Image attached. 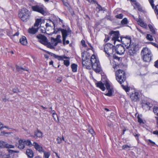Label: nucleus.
Wrapping results in <instances>:
<instances>
[{"label":"nucleus","mask_w":158,"mask_h":158,"mask_svg":"<svg viewBox=\"0 0 158 158\" xmlns=\"http://www.w3.org/2000/svg\"><path fill=\"white\" fill-rule=\"evenodd\" d=\"M140 97L139 94L135 91L132 92L130 94V98L131 100L134 102L139 101Z\"/></svg>","instance_id":"obj_13"},{"label":"nucleus","mask_w":158,"mask_h":158,"mask_svg":"<svg viewBox=\"0 0 158 158\" xmlns=\"http://www.w3.org/2000/svg\"><path fill=\"white\" fill-rule=\"evenodd\" d=\"M97 4V5L98 6V7H97V8L99 10V11L102 10L103 9H102V6L98 4V3Z\"/></svg>","instance_id":"obj_52"},{"label":"nucleus","mask_w":158,"mask_h":158,"mask_svg":"<svg viewBox=\"0 0 158 158\" xmlns=\"http://www.w3.org/2000/svg\"><path fill=\"white\" fill-rule=\"evenodd\" d=\"M16 70L20 73H22L23 71L25 70L27 71L28 70L27 68H23L21 67V66L16 65Z\"/></svg>","instance_id":"obj_21"},{"label":"nucleus","mask_w":158,"mask_h":158,"mask_svg":"<svg viewBox=\"0 0 158 158\" xmlns=\"http://www.w3.org/2000/svg\"><path fill=\"white\" fill-rule=\"evenodd\" d=\"M44 153V158H48L49 156V153L48 152H46L44 151V152H42Z\"/></svg>","instance_id":"obj_41"},{"label":"nucleus","mask_w":158,"mask_h":158,"mask_svg":"<svg viewBox=\"0 0 158 158\" xmlns=\"http://www.w3.org/2000/svg\"><path fill=\"white\" fill-rule=\"evenodd\" d=\"M62 80V77H59L56 80V82L58 83H59L61 82Z\"/></svg>","instance_id":"obj_48"},{"label":"nucleus","mask_w":158,"mask_h":158,"mask_svg":"<svg viewBox=\"0 0 158 158\" xmlns=\"http://www.w3.org/2000/svg\"><path fill=\"white\" fill-rule=\"evenodd\" d=\"M50 55L54 56L55 58L59 60H63L64 59H69V58L64 56H59L50 52Z\"/></svg>","instance_id":"obj_19"},{"label":"nucleus","mask_w":158,"mask_h":158,"mask_svg":"<svg viewBox=\"0 0 158 158\" xmlns=\"http://www.w3.org/2000/svg\"><path fill=\"white\" fill-rule=\"evenodd\" d=\"M148 144L149 145L154 146L156 145L155 143L150 139H148Z\"/></svg>","instance_id":"obj_37"},{"label":"nucleus","mask_w":158,"mask_h":158,"mask_svg":"<svg viewBox=\"0 0 158 158\" xmlns=\"http://www.w3.org/2000/svg\"><path fill=\"white\" fill-rule=\"evenodd\" d=\"M110 39V38L107 35H106L105 39L104 40V41L105 42H106Z\"/></svg>","instance_id":"obj_54"},{"label":"nucleus","mask_w":158,"mask_h":158,"mask_svg":"<svg viewBox=\"0 0 158 158\" xmlns=\"http://www.w3.org/2000/svg\"><path fill=\"white\" fill-rule=\"evenodd\" d=\"M26 143L27 145L30 147H31L32 146H33V144H32L31 141L29 140H28L26 141Z\"/></svg>","instance_id":"obj_42"},{"label":"nucleus","mask_w":158,"mask_h":158,"mask_svg":"<svg viewBox=\"0 0 158 158\" xmlns=\"http://www.w3.org/2000/svg\"><path fill=\"white\" fill-rule=\"evenodd\" d=\"M38 28H35L34 27H32L31 28H29L28 29V32L30 34H35L38 31Z\"/></svg>","instance_id":"obj_28"},{"label":"nucleus","mask_w":158,"mask_h":158,"mask_svg":"<svg viewBox=\"0 0 158 158\" xmlns=\"http://www.w3.org/2000/svg\"><path fill=\"white\" fill-rule=\"evenodd\" d=\"M42 133L40 131L38 130H37L36 131L34 132V137H42Z\"/></svg>","instance_id":"obj_23"},{"label":"nucleus","mask_w":158,"mask_h":158,"mask_svg":"<svg viewBox=\"0 0 158 158\" xmlns=\"http://www.w3.org/2000/svg\"><path fill=\"white\" fill-rule=\"evenodd\" d=\"M61 38V36L60 35H58L57 36L56 38V39H54V41L55 42L54 45L56 46L57 45L58 43L62 42V41L60 39Z\"/></svg>","instance_id":"obj_26"},{"label":"nucleus","mask_w":158,"mask_h":158,"mask_svg":"<svg viewBox=\"0 0 158 158\" xmlns=\"http://www.w3.org/2000/svg\"><path fill=\"white\" fill-rule=\"evenodd\" d=\"M137 22L138 23V24L141 27L146 29H148L147 24L143 22L142 20L141 19H139L137 21Z\"/></svg>","instance_id":"obj_20"},{"label":"nucleus","mask_w":158,"mask_h":158,"mask_svg":"<svg viewBox=\"0 0 158 158\" xmlns=\"http://www.w3.org/2000/svg\"><path fill=\"white\" fill-rule=\"evenodd\" d=\"M7 35L13 40V36L12 30H7L6 31Z\"/></svg>","instance_id":"obj_30"},{"label":"nucleus","mask_w":158,"mask_h":158,"mask_svg":"<svg viewBox=\"0 0 158 158\" xmlns=\"http://www.w3.org/2000/svg\"><path fill=\"white\" fill-rule=\"evenodd\" d=\"M120 41L127 48L131 45V40L130 36H126L123 37L121 36L120 38Z\"/></svg>","instance_id":"obj_10"},{"label":"nucleus","mask_w":158,"mask_h":158,"mask_svg":"<svg viewBox=\"0 0 158 158\" xmlns=\"http://www.w3.org/2000/svg\"><path fill=\"white\" fill-rule=\"evenodd\" d=\"M143 106H146L147 107L150 108L152 107V104L148 102H144L142 104Z\"/></svg>","instance_id":"obj_34"},{"label":"nucleus","mask_w":158,"mask_h":158,"mask_svg":"<svg viewBox=\"0 0 158 158\" xmlns=\"http://www.w3.org/2000/svg\"><path fill=\"white\" fill-rule=\"evenodd\" d=\"M32 9L33 11L38 12L43 15H44L45 12L43 7L38 5L32 6Z\"/></svg>","instance_id":"obj_14"},{"label":"nucleus","mask_w":158,"mask_h":158,"mask_svg":"<svg viewBox=\"0 0 158 158\" xmlns=\"http://www.w3.org/2000/svg\"><path fill=\"white\" fill-rule=\"evenodd\" d=\"M12 91L14 93H16L20 92L19 88L17 87H15V88H13Z\"/></svg>","instance_id":"obj_40"},{"label":"nucleus","mask_w":158,"mask_h":158,"mask_svg":"<svg viewBox=\"0 0 158 158\" xmlns=\"http://www.w3.org/2000/svg\"><path fill=\"white\" fill-rule=\"evenodd\" d=\"M91 63L92 68L96 73H99L101 70L99 60H97L96 56L93 55L91 57Z\"/></svg>","instance_id":"obj_4"},{"label":"nucleus","mask_w":158,"mask_h":158,"mask_svg":"<svg viewBox=\"0 0 158 158\" xmlns=\"http://www.w3.org/2000/svg\"><path fill=\"white\" fill-rule=\"evenodd\" d=\"M148 44H151L152 45H153L154 46L157 48H158V45L155 43H153L152 42H149L148 43Z\"/></svg>","instance_id":"obj_51"},{"label":"nucleus","mask_w":158,"mask_h":158,"mask_svg":"<svg viewBox=\"0 0 158 158\" xmlns=\"http://www.w3.org/2000/svg\"><path fill=\"white\" fill-rule=\"evenodd\" d=\"M158 10V5H156V9L155 10V11L156 12Z\"/></svg>","instance_id":"obj_64"},{"label":"nucleus","mask_w":158,"mask_h":158,"mask_svg":"<svg viewBox=\"0 0 158 158\" xmlns=\"http://www.w3.org/2000/svg\"><path fill=\"white\" fill-rule=\"evenodd\" d=\"M26 154L29 158H33L34 153L32 150L28 149L26 150Z\"/></svg>","instance_id":"obj_22"},{"label":"nucleus","mask_w":158,"mask_h":158,"mask_svg":"<svg viewBox=\"0 0 158 158\" xmlns=\"http://www.w3.org/2000/svg\"><path fill=\"white\" fill-rule=\"evenodd\" d=\"M133 135L135 137V138L137 140H138L139 136V135H138V134H137L135 133H133Z\"/></svg>","instance_id":"obj_47"},{"label":"nucleus","mask_w":158,"mask_h":158,"mask_svg":"<svg viewBox=\"0 0 158 158\" xmlns=\"http://www.w3.org/2000/svg\"><path fill=\"white\" fill-rule=\"evenodd\" d=\"M19 34V33L18 32H16L15 34L13 35V38H14V37L15 36H18Z\"/></svg>","instance_id":"obj_62"},{"label":"nucleus","mask_w":158,"mask_h":158,"mask_svg":"<svg viewBox=\"0 0 158 158\" xmlns=\"http://www.w3.org/2000/svg\"><path fill=\"white\" fill-rule=\"evenodd\" d=\"M64 65L67 67L70 64L69 60H64Z\"/></svg>","instance_id":"obj_39"},{"label":"nucleus","mask_w":158,"mask_h":158,"mask_svg":"<svg viewBox=\"0 0 158 158\" xmlns=\"http://www.w3.org/2000/svg\"><path fill=\"white\" fill-rule=\"evenodd\" d=\"M26 144V141L22 139H20L19 141V143H16L15 146L17 147L20 149H23L25 147V144Z\"/></svg>","instance_id":"obj_16"},{"label":"nucleus","mask_w":158,"mask_h":158,"mask_svg":"<svg viewBox=\"0 0 158 158\" xmlns=\"http://www.w3.org/2000/svg\"><path fill=\"white\" fill-rule=\"evenodd\" d=\"M19 41L21 44L23 45H25L27 44V41L26 37L23 36L20 39Z\"/></svg>","instance_id":"obj_24"},{"label":"nucleus","mask_w":158,"mask_h":158,"mask_svg":"<svg viewBox=\"0 0 158 158\" xmlns=\"http://www.w3.org/2000/svg\"><path fill=\"white\" fill-rule=\"evenodd\" d=\"M71 67L72 69V71L73 72H75L77 70V65L75 64H73L71 65Z\"/></svg>","instance_id":"obj_31"},{"label":"nucleus","mask_w":158,"mask_h":158,"mask_svg":"<svg viewBox=\"0 0 158 158\" xmlns=\"http://www.w3.org/2000/svg\"><path fill=\"white\" fill-rule=\"evenodd\" d=\"M128 49L127 54L130 57H133L136 55L139 50L138 46L136 43H133L129 47L127 48Z\"/></svg>","instance_id":"obj_8"},{"label":"nucleus","mask_w":158,"mask_h":158,"mask_svg":"<svg viewBox=\"0 0 158 158\" xmlns=\"http://www.w3.org/2000/svg\"><path fill=\"white\" fill-rule=\"evenodd\" d=\"M52 114V116L55 121H57L58 120V117L55 111L53 110H52L51 111H50V114Z\"/></svg>","instance_id":"obj_27"},{"label":"nucleus","mask_w":158,"mask_h":158,"mask_svg":"<svg viewBox=\"0 0 158 158\" xmlns=\"http://www.w3.org/2000/svg\"><path fill=\"white\" fill-rule=\"evenodd\" d=\"M81 43L84 47H87V45L85 44V41L84 40H82L81 41Z\"/></svg>","instance_id":"obj_49"},{"label":"nucleus","mask_w":158,"mask_h":158,"mask_svg":"<svg viewBox=\"0 0 158 158\" xmlns=\"http://www.w3.org/2000/svg\"><path fill=\"white\" fill-rule=\"evenodd\" d=\"M137 29L138 30V31H139V32H140L141 34H143V35H144L145 34V33L143 32L142 30H141L138 27H136Z\"/></svg>","instance_id":"obj_58"},{"label":"nucleus","mask_w":158,"mask_h":158,"mask_svg":"<svg viewBox=\"0 0 158 158\" xmlns=\"http://www.w3.org/2000/svg\"><path fill=\"white\" fill-rule=\"evenodd\" d=\"M122 24H126L127 23L128 21L127 18H124L121 22Z\"/></svg>","instance_id":"obj_38"},{"label":"nucleus","mask_w":158,"mask_h":158,"mask_svg":"<svg viewBox=\"0 0 158 158\" xmlns=\"http://www.w3.org/2000/svg\"><path fill=\"white\" fill-rule=\"evenodd\" d=\"M141 54L144 61L149 62L151 61L152 55L150 50L148 48H143L141 51Z\"/></svg>","instance_id":"obj_5"},{"label":"nucleus","mask_w":158,"mask_h":158,"mask_svg":"<svg viewBox=\"0 0 158 158\" xmlns=\"http://www.w3.org/2000/svg\"><path fill=\"white\" fill-rule=\"evenodd\" d=\"M6 134L7 133L5 132L4 131L0 132V135H3Z\"/></svg>","instance_id":"obj_60"},{"label":"nucleus","mask_w":158,"mask_h":158,"mask_svg":"<svg viewBox=\"0 0 158 158\" xmlns=\"http://www.w3.org/2000/svg\"><path fill=\"white\" fill-rule=\"evenodd\" d=\"M131 148V145H129L125 144L124 145L122 146V149L124 150H130L129 148Z\"/></svg>","instance_id":"obj_32"},{"label":"nucleus","mask_w":158,"mask_h":158,"mask_svg":"<svg viewBox=\"0 0 158 158\" xmlns=\"http://www.w3.org/2000/svg\"><path fill=\"white\" fill-rule=\"evenodd\" d=\"M153 134H154L158 135V131H154L153 132Z\"/></svg>","instance_id":"obj_63"},{"label":"nucleus","mask_w":158,"mask_h":158,"mask_svg":"<svg viewBox=\"0 0 158 158\" xmlns=\"http://www.w3.org/2000/svg\"><path fill=\"white\" fill-rule=\"evenodd\" d=\"M122 86L123 87V89L126 91V92H128L129 90L128 87H126L125 86H124L122 85Z\"/></svg>","instance_id":"obj_50"},{"label":"nucleus","mask_w":158,"mask_h":158,"mask_svg":"<svg viewBox=\"0 0 158 158\" xmlns=\"http://www.w3.org/2000/svg\"><path fill=\"white\" fill-rule=\"evenodd\" d=\"M110 34L112 36V40L114 41V44L116 41L120 42V39H119L120 34L118 31H111Z\"/></svg>","instance_id":"obj_11"},{"label":"nucleus","mask_w":158,"mask_h":158,"mask_svg":"<svg viewBox=\"0 0 158 158\" xmlns=\"http://www.w3.org/2000/svg\"><path fill=\"white\" fill-rule=\"evenodd\" d=\"M89 132L90 134H91L93 136L94 135H95V132H94V130L92 128H91V129H89Z\"/></svg>","instance_id":"obj_44"},{"label":"nucleus","mask_w":158,"mask_h":158,"mask_svg":"<svg viewBox=\"0 0 158 158\" xmlns=\"http://www.w3.org/2000/svg\"><path fill=\"white\" fill-rule=\"evenodd\" d=\"M148 27L150 31L151 32L152 34H155L156 33V29L154 28L153 25L151 24H149Z\"/></svg>","instance_id":"obj_29"},{"label":"nucleus","mask_w":158,"mask_h":158,"mask_svg":"<svg viewBox=\"0 0 158 158\" xmlns=\"http://www.w3.org/2000/svg\"><path fill=\"white\" fill-rule=\"evenodd\" d=\"M56 140L58 143L60 144L62 142V139L60 137H58Z\"/></svg>","instance_id":"obj_45"},{"label":"nucleus","mask_w":158,"mask_h":158,"mask_svg":"<svg viewBox=\"0 0 158 158\" xmlns=\"http://www.w3.org/2000/svg\"><path fill=\"white\" fill-rule=\"evenodd\" d=\"M149 1L152 8L153 9L154 7V5L153 4V0H149Z\"/></svg>","instance_id":"obj_46"},{"label":"nucleus","mask_w":158,"mask_h":158,"mask_svg":"<svg viewBox=\"0 0 158 158\" xmlns=\"http://www.w3.org/2000/svg\"><path fill=\"white\" fill-rule=\"evenodd\" d=\"M153 111L156 115L158 116V107L154 106L153 108Z\"/></svg>","instance_id":"obj_36"},{"label":"nucleus","mask_w":158,"mask_h":158,"mask_svg":"<svg viewBox=\"0 0 158 158\" xmlns=\"http://www.w3.org/2000/svg\"><path fill=\"white\" fill-rule=\"evenodd\" d=\"M154 66L158 68V60L155 62Z\"/></svg>","instance_id":"obj_59"},{"label":"nucleus","mask_w":158,"mask_h":158,"mask_svg":"<svg viewBox=\"0 0 158 158\" xmlns=\"http://www.w3.org/2000/svg\"><path fill=\"white\" fill-rule=\"evenodd\" d=\"M135 6H134V8L135 9V7L138 9L139 11L142 12H143L144 10H143L142 7L141 6L140 4L137 2H135L134 3Z\"/></svg>","instance_id":"obj_25"},{"label":"nucleus","mask_w":158,"mask_h":158,"mask_svg":"<svg viewBox=\"0 0 158 158\" xmlns=\"http://www.w3.org/2000/svg\"><path fill=\"white\" fill-rule=\"evenodd\" d=\"M33 145L36 150L40 152H44V150L42 147L39 145L37 143L35 142H34Z\"/></svg>","instance_id":"obj_18"},{"label":"nucleus","mask_w":158,"mask_h":158,"mask_svg":"<svg viewBox=\"0 0 158 158\" xmlns=\"http://www.w3.org/2000/svg\"><path fill=\"white\" fill-rule=\"evenodd\" d=\"M3 127V124L0 122V130H1Z\"/></svg>","instance_id":"obj_61"},{"label":"nucleus","mask_w":158,"mask_h":158,"mask_svg":"<svg viewBox=\"0 0 158 158\" xmlns=\"http://www.w3.org/2000/svg\"><path fill=\"white\" fill-rule=\"evenodd\" d=\"M18 16L23 21L27 22L30 19L31 13L27 9L23 8L19 10Z\"/></svg>","instance_id":"obj_3"},{"label":"nucleus","mask_w":158,"mask_h":158,"mask_svg":"<svg viewBox=\"0 0 158 158\" xmlns=\"http://www.w3.org/2000/svg\"><path fill=\"white\" fill-rule=\"evenodd\" d=\"M96 84L97 87H99L103 91L106 89L104 86L105 85L108 90V93H106L105 95L109 97L112 96L114 91L113 89L111 87L110 84L107 81H106L104 84L102 82L99 81L96 83Z\"/></svg>","instance_id":"obj_2"},{"label":"nucleus","mask_w":158,"mask_h":158,"mask_svg":"<svg viewBox=\"0 0 158 158\" xmlns=\"http://www.w3.org/2000/svg\"><path fill=\"white\" fill-rule=\"evenodd\" d=\"M87 0L90 2H93V3H94L98 4L97 2L94 0Z\"/></svg>","instance_id":"obj_56"},{"label":"nucleus","mask_w":158,"mask_h":158,"mask_svg":"<svg viewBox=\"0 0 158 158\" xmlns=\"http://www.w3.org/2000/svg\"><path fill=\"white\" fill-rule=\"evenodd\" d=\"M51 25H52L54 27L52 29L53 31V32H51V33H50V35H52L54 33L56 34L58 31H60L62 33L63 44L64 45H65V40L66 38L68 36V34H71V31L70 28H69L67 30L61 28L56 29V30L54 22L50 19V27L52 26Z\"/></svg>","instance_id":"obj_1"},{"label":"nucleus","mask_w":158,"mask_h":158,"mask_svg":"<svg viewBox=\"0 0 158 158\" xmlns=\"http://www.w3.org/2000/svg\"><path fill=\"white\" fill-rule=\"evenodd\" d=\"M85 59H82V64L83 67H85V68L87 69H91L92 68L91 63V57L88 58L87 57H85Z\"/></svg>","instance_id":"obj_12"},{"label":"nucleus","mask_w":158,"mask_h":158,"mask_svg":"<svg viewBox=\"0 0 158 158\" xmlns=\"http://www.w3.org/2000/svg\"><path fill=\"white\" fill-rule=\"evenodd\" d=\"M63 2L64 5L66 7H68L69 6V3L66 2H65L64 1H63Z\"/></svg>","instance_id":"obj_55"},{"label":"nucleus","mask_w":158,"mask_h":158,"mask_svg":"<svg viewBox=\"0 0 158 158\" xmlns=\"http://www.w3.org/2000/svg\"><path fill=\"white\" fill-rule=\"evenodd\" d=\"M113 56V59H117V60H119V58L116 55H114V54H113L112 56Z\"/></svg>","instance_id":"obj_57"},{"label":"nucleus","mask_w":158,"mask_h":158,"mask_svg":"<svg viewBox=\"0 0 158 158\" xmlns=\"http://www.w3.org/2000/svg\"><path fill=\"white\" fill-rule=\"evenodd\" d=\"M115 47L110 44H108L105 45L104 48V51L107 54V56L110 58L112 56L114 52H115Z\"/></svg>","instance_id":"obj_7"},{"label":"nucleus","mask_w":158,"mask_h":158,"mask_svg":"<svg viewBox=\"0 0 158 158\" xmlns=\"http://www.w3.org/2000/svg\"><path fill=\"white\" fill-rule=\"evenodd\" d=\"M138 121L140 123H143V120L139 116L138 117Z\"/></svg>","instance_id":"obj_53"},{"label":"nucleus","mask_w":158,"mask_h":158,"mask_svg":"<svg viewBox=\"0 0 158 158\" xmlns=\"http://www.w3.org/2000/svg\"><path fill=\"white\" fill-rule=\"evenodd\" d=\"M123 16V14H120L119 15H116L115 17L117 18L122 19Z\"/></svg>","instance_id":"obj_43"},{"label":"nucleus","mask_w":158,"mask_h":158,"mask_svg":"<svg viewBox=\"0 0 158 158\" xmlns=\"http://www.w3.org/2000/svg\"><path fill=\"white\" fill-rule=\"evenodd\" d=\"M125 49L123 46L120 44L117 46L115 48V52L118 54L120 55L123 54L125 52Z\"/></svg>","instance_id":"obj_15"},{"label":"nucleus","mask_w":158,"mask_h":158,"mask_svg":"<svg viewBox=\"0 0 158 158\" xmlns=\"http://www.w3.org/2000/svg\"><path fill=\"white\" fill-rule=\"evenodd\" d=\"M42 19H37L35 21V23L34 24V26L35 27H38Z\"/></svg>","instance_id":"obj_33"},{"label":"nucleus","mask_w":158,"mask_h":158,"mask_svg":"<svg viewBox=\"0 0 158 158\" xmlns=\"http://www.w3.org/2000/svg\"><path fill=\"white\" fill-rule=\"evenodd\" d=\"M146 39L150 41H153V39L152 35L149 34H147L146 37Z\"/></svg>","instance_id":"obj_35"},{"label":"nucleus","mask_w":158,"mask_h":158,"mask_svg":"<svg viewBox=\"0 0 158 158\" xmlns=\"http://www.w3.org/2000/svg\"><path fill=\"white\" fill-rule=\"evenodd\" d=\"M116 79L120 84H122L126 80V74L125 71L122 69H119L115 73Z\"/></svg>","instance_id":"obj_6"},{"label":"nucleus","mask_w":158,"mask_h":158,"mask_svg":"<svg viewBox=\"0 0 158 158\" xmlns=\"http://www.w3.org/2000/svg\"><path fill=\"white\" fill-rule=\"evenodd\" d=\"M36 37L40 43L49 48V43L48 42V39L45 36L40 34L37 35Z\"/></svg>","instance_id":"obj_9"},{"label":"nucleus","mask_w":158,"mask_h":158,"mask_svg":"<svg viewBox=\"0 0 158 158\" xmlns=\"http://www.w3.org/2000/svg\"><path fill=\"white\" fill-rule=\"evenodd\" d=\"M15 148L14 145L10 144L6 142L2 141H0V148Z\"/></svg>","instance_id":"obj_17"}]
</instances>
